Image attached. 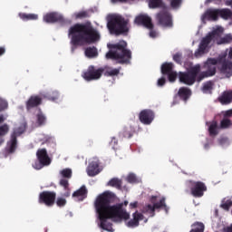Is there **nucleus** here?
I'll list each match as a JSON object with an SVG mask.
<instances>
[{
    "label": "nucleus",
    "instance_id": "f257e3e1",
    "mask_svg": "<svg viewBox=\"0 0 232 232\" xmlns=\"http://www.w3.org/2000/svg\"><path fill=\"white\" fill-rule=\"evenodd\" d=\"M113 202H115V194L110 191L100 194L94 202V208L101 222L100 227L105 231H108L106 222L110 218L130 220V213L123 208L124 206H128V201L111 206Z\"/></svg>",
    "mask_w": 232,
    "mask_h": 232
},
{
    "label": "nucleus",
    "instance_id": "f03ea898",
    "mask_svg": "<svg viewBox=\"0 0 232 232\" xmlns=\"http://www.w3.org/2000/svg\"><path fill=\"white\" fill-rule=\"evenodd\" d=\"M68 37L71 39L72 52H75L78 46L95 44L101 41V34L90 22L72 25L68 30Z\"/></svg>",
    "mask_w": 232,
    "mask_h": 232
},
{
    "label": "nucleus",
    "instance_id": "7ed1b4c3",
    "mask_svg": "<svg viewBox=\"0 0 232 232\" xmlns=\"http://www.w3.org/2000/svg\"><path fill=\"white\" fill-rule=\"evenodd\" d=\"M217 64L218 70L226 77L232 76V62L227 59V53H223L218 56V58H208L204 63V68L206 72H202L198 76V82L206 79V77H213L217 73Z\"/></svg>",
    "mask_w": 232,
    "mask_h": 232
},
{
    "label": "nucleus",
    "instance_id": "20e7f679",
    "mask_svg": "<svg viewBox=\"0 0 232 232\" xmlns=\"http://www.w3.org/2000/svg\"><path fill=\"white\" fill-rule=\"evenodd\" d=\"M110 51L106 53V59L117 61L118 64H129L131 60V51L128 50V43L121 40L117 44L108 45Z\"/></svg>",
    "mask_w": 232,
    "mask_h": 232
},
{
    "label": "nucleus",
    "instance_id": "39448f33",
    "mask_svg": "<svg viewBox=\"0 0 232 232\" xmlns=\"http://www.w3.org/2000/svg\"><path fill=\"white\" fill-rule=\"evenodd\" d=\"M107 28L111 34L121 35V34H128V21L124 17L117 14L111 15L108 19Z\"/></svg>",
    "mask_w": 232,
    "mask_h": 232
},
{
    "label": "nucleus",
    "instance_id": "423d86ee",
    "mask_svg": "<svg viewBox=\"0 0 232 232\" xmlns=\"http://www.w3.org/2000/svg\"><path fill=\"white\" fill-rule=\"evenodd\" d=\"M198 73H200V65L192 67L188 72L179 73V82L187 84V86H193L198 79Z\"/></svg>",
    "mask_w": 232,
    "mask_h": 232
},
{
    "label": "nucleus",
    "instance_id": "0eeeda50",
    "mask_svg": "<svg viewBox=\"0 0 232 232\" xmlns=\"http://www.w3.org/2000/svg\"><path fill=\"white\" fill-rule=\"evenodd\" d=\"M151 204L145 205L143 207V213H149L151 217H155V209H164L166 213L169 211L168 205H166V198L162 197L159 202H157V196L150 197Z\"/></svg>",
    "mask_w": 232,
    "mask_h": 232
},
{
    "label": "nucleus",
    "instance_id": "6e6552de",
    "mask_svg": "<svg viewBox=\"0 0 232 232\" xmlns=\"http://www.w3.org/2000/svg\"><path fill=\"white\" fill-rule=\"evenodd\" d=\"M217 37H218V33L217 31H213L204 37L201 40L198 50L195 52V57H201L204 53H208V46H209L211 41H215Z\"/></svg>",
    "mask_w": 232,
    "mask_h": 232
},
{
    "label": "nucleus",
    "instance_id": "1a4fd4ad",
    "mask_svg": "<svg viewBox=\"0 0 232 232\" xmlns=\"http://www.w3.org/2000/svg\"><path fill=\"white\" fill-rule=\"evenodd\" d=\"M37 160L33 164L34 169H43L44 166H50L52 164V160L48 156V151L46 149H39L36 151Z\"/></svg>",
    "mask_w": 232,
    "mask_h": 232
},
{
    "label": "nucleus",
    "instance_id": "9d476101",
    "mask_svg": "<svg viewBox=\"0 0 232 232\" xmlns=\"http://www.w3.org/2000/svg\"><path fill=\"white\" fill-rule=\"evenodd\" d=\"M188 182L190 185L191 195L194 196L195 198H201V197H204V193L208 191V186H206V183L193 180H189Z\"/></svg>",
    "mask_w": 232,
    "mask_h": 232
},
{
    "label": "nucleus",
    "instance_id": "9b49d317",
    "mask_svg": "<svg viewBox=\"0 0 232 232\" xmlns=\"http://www.w3.org/2000/svg\"><path fill=\"white\" fill-rule=\"evenodd\" d=\"M104 73V68H97L93 65H91L88 67L86 72H83V79L85 81H98L101 77H102V74Z\"/></svg>",
    "mask_w": 232,
    "mask_h": 232
},
{
    "label": "nucleus",
    "instance_id": "f8f14e48",
    "mask_svg": "<svg viewBox=\"0 0 232 232\" xmlns=\"http://www.w3.org/2000/svg\"><path fill=\"white\" fill-rule=\"evenodd\" d=\"M156 19L161 26L165 28H173V17L167 10H162L156 14Z\"/></svg>",
    "mask_w": 232,
    "mask_h": 232
},
{
    "label": "nucleus",
    "instance_id": "ddd939ff",
    "mask_svg": "<svg viewBox=\"0 0 232 232\" xmlns=\"http://www.w3.org/2000/svg\"><path fill=\"white\" fill-rule=\"evenodd\" d=\"M24 133V129L23 127H18L14 130L11 134V139L7 142V151L8 153H14L15 150H17V138L21 137Z\"/></svg>",
    "mask_w": 232,
    "mask_h": 232
},
{
    "label": "nucleus",
    "instance_id": "4468645a",
    "mask_svg": "<svg viewBox=\"0 0 232 232\" xmlns=\"http://www.w3.org/2000/svg\"><path fill=\"white\" fill-rule=\"evenodd\" d=\"M57 194L53 191H43L39 194V204H44L47 208H52L55 204Z\"/></svg>",
    "mask_w": 232,
    "mask_h": 232
},
{
    "label": "nucleus",
    "instance_id": "2eb2a0df",
    "mask_svg": "<svg viewBox=\"0 0 232 232\" xmlns=\"http://www.w3.org/2000/svg\"><path fill=\"white\" fill-rule=\"evenodd\" d=\"M44 23L53 24V23H59L62 26H64L66 24H72V20L64 19L63 15L57 14V13H49L46 14L44 16Z\"/></svg>",
    "mask_w": 232,
    "mask_h": 232
},
{
    "label": "nucleus",
    "instance_id": "dca6fc26",
    "mask_svg": "<svg viewBox=\"0 0 232 232\" xmlns=\"http://www.w3.org/2000/svg\"><path fill=\"white\" fill-rule=\"evenodd\" d=\"M155 119V112L150 109L142 110L139 114V120L141 124H145L146 126H150L153 122Z\"/></svg>",
    "mask_w": 232,
    "mask_h": 232
},
{
    "label": "nucleus",
    "instance_id": "f3484780",
    "mask_svg": "<svg viewBox=\"0 0 232 232\" xmlns=\"http://www.w3.org/2000/svg\"><path fill=\"white\" fill-rule=\"evenodd\" d=\"M134 23L138 25L145 26L149 30H153V23L151 22V17L148 16V14H140L136 16Z\"/></svg>",
    "mask_w": 232,
    "mask_h": 232
},
{
    "label": "nucleus",
    "instance_id": "a211bd4d",
    "mask_svg": "<svg viewBox=\"0 0 232 232\" xmlns=\"http://www.w3.org/2000/svg\"><path fill=\"white\" fill-rule=\"evenodd\" d=\"M43 103V98L38 95H33L31 96L25 102V108L27 111H30V110H33V108H37V106H41Z\"/></svg>",
    "mask_w": 232,
    "mask_h": 232
},
{
    "label": "nucleus",
    "instance_id": "6ab92c4d",
    "mask_svg": "<svg viewBox=\"0 0 232 232\" xmlns=\"http://www.w3.org/2000/svg\"><path fill=\"white\" fill-rule=\"evenodd\" d=\"M140 220H144V215L136 211L132 214V219L129 220L127 223L128 227H139Z\"/></svg>",
    "mask_w": 232,
    "mask_h": 232
},
{
    "label": "nucleus",
    "instance_id": "aec40b11",
    "mask_svg": "<svg viewBox=\"0 0 232 232\" xmlns=\"http://www.w3.org/2000/svg\"><path fill=\"white\" fill-rule=\"evenodd\" d=\"M100 173L101 170L99 169V160H92L87 168V174L89 177H95V175H99Z\"/></svg>",
    "mask_w": 232,
    "mask_h": 232
},
{
    "label": "nucleus",
    "instance_id": "412c9836",
    "mask_svg": "<svg viewBox=\"0 0 232 232\" xmlns=\"http://www.w3.org/2000/svg\"><path fill=\"white\" fill-rule=\"evenodd\" d=\"M219 17V9H208L204 14V18L208 21H218Z\"/></svg>",
    "mask_w": 232,
    "mask_h": 232
},
{
    "label": "nucleus",
    "instance_id": "4be33fe9",
    "mask_svg": "<svg viewBox=\"0 0 232 232\" xmlns=\"http://www.w3.org/2000/svg\"><path fill=\"white\" fill-rule=\"evenodd\" d=\"M191 89L188 87H181L178 92V96L181 101L187 102L189 100V97H191Z\"/></svg>",
    "mask_w": 232,
    "mask_h": 232
},
{
    "label": "nucleus",
    "instance_id": "5701e85b",
    "mask_svg": "<svg viewBox=\"0 0 232 232\" xmlns=\"http://www.w3.org/2000/svg\"><path fill=\"white\" fill-rule=\"evenodd\" d=\"M120 135L124 137V139H131V137L135 135V128L131 125L126 126L123 128L122 131L120 132Z\"/></svg>",
    "mask_w": 232,
    "mask_h": 232
},
{
    "label": "nucleus",
    "instance_id": "b1692460",
    "mask_svg": "<svg viewBox=\"0 0 232 232\" xmlns=\"http://www.w3.org/2000/svg\"><path fill=\"white\" fill-rule=\"evenodd\" d=\"M88 196V189L86 186H82L78 190L74 191L72 197L83 200Z\"/></svg>",
    "mask_w": 232,
    "mask_h": 232
},
{
    "label": "nucleus",
    "instance_id": "393cba45",
    "mask_svg": "<svg viewBox=\"0 0 232 232\" xmlns=\"http://www.w3.org/2000/svg\"><path fill=\"white\" fill-rule=\"evenodd\" d=\"M85 55L89 59H94L95 57H99V52L97 51V47H87L85 49Z\"/></svg>",
    "mask_w": 232,
    "mask_h": 232
},
{
    "label": "nucleus",
    "instance_id": "a878e982",
    "mask_svg": "<svg viewBox=\"0 0 232 232\" xmlns=\"http://www.w3.org/2000/svg\"><path fill=\"white\" fill-rule=\"evenodd\" d=\"M19 17L23 21H37L39 19V15L35 14H26V13H20Z\"/></svg>",
    "mask_w": 232,
    "mask_h": 232
},
{
    "label": "nucleus",
    "instance_id": "bb28decb",
    "mask_svg": "<svg viewBox=\"0 0 232 232\" xmlns=\"http://www.w3.org/2000/svg\"><path fill=\"white\" fill-rule=\"evenodd\" d=\"M107 186L111 188H116V189H122V179L118 178H112L108 183Z\"/></svg>",
    "mask_w": 232,
    "mask_h": 232
},
{
    "label": "nucleus",
    "instance_id": "cd10ccee",
    "mask_svg": "<svg viewBox=\"0 0 232 232\" xmlns=\"http://www.w3.org/2000/svg\"><path fill=\"white\" fill-rule=\"evenodd\" d=\"M206 226L204 223L196 221L191 225V229L189 232H204Z\"/></svg>",
    "mask_w": 232,
    "mask_h": 232
},
{
    "label": "nucleus",
    "instance_id": "c85d7f7f",
    "mask_svg": "<svg viewBox=\"0 0 232 232\" xmlns=\"http://www.w3.org/2000/svg\"><path fill=\"white\" fill-rule=\"evenodd\" d=\"M173 72V63H164L161 65L162 75H168Z\"/></svg>",
    "mask_w": 232,
    "mask_h": 232
},
{
    "label": "nucleus",
    "instance_id": "c756f323",
    "mask_svg": "<svg viewBox=\"0 0 232 232\" xmlns=\"http://www.w3.org/2000/svg\"><path fill=\"white\" fill-rule=\"evenodd\" d=\"M208 133L210 137H217L218 135V123L213 121L208 127Z\"/></svg>",
    "mask_w": 232,
    "mask_h": 232
},
{
    "label": "nucleus",
    "instance_id": "7c9ffc66",
    "mask_svg": "<svg viewBox=\"0 0 232 232\" xmlns=\"http://www.w3.org/2000/svg\"><path fill=\"white\" fill-rule=\"evenodd\" d=\"M150 8H166V4L162 0H149Z\"/></svg>",
    "mask_w": 232,
    "mask_h": 232
},
{
    "label": "nucleus",
    "instance_id": "2f4dec72",
    "mask_svg": "<svg viewBox=\"0 0 232 232\" xmlns=\"http://www.w3.org/2000/svg\"><path fill=\"white\" fill-rule=\"evenodd\" d=\"M219 17L221 19H232V11L231 9H219Z\"/></svg>",
    "mask_w": 232,
    "mask_h": 232
},
{
    "label": "nucleus",
    "instance_id": "473e14b6",
    "mask_svg": "<svg viewBox=\"0 0 232 232\" xmlns=\"http://www.w3.org/2000/svg\"><path fill=\"white\" fill-rule=\"evenodd\" d=\"M232 126V122L231 120L227 119V118H224L223 120H221L220 121V126L219 128L221 130H229V128H231Z\"/></svg>",
    "mask_w": 232,
    "mask_h": 232
},
{
    "label": "nucleus",
    "instance_id": "72a5a7b5",
    "mask_svg": "<svg viewBox=\"0 0 232 232\" xmlns=\"http://www.w3.org/2000/svg\"><path fill=\"white\" fill-rule=\"evenodd\" d=\"M229 43H232V34H226L224 37L220 38L217 44H229Z\"/></svg>",
    "mask_w": 232,
    "mask_h": 232
},
{
    "label": "nucleus",
    "instance_id": "f704fd0d",
    "mask_svg": "<svg viewBox=\"0 0 232 232\" xmlns=\"http://www.w3.org/2000/svg\"><path fill=\"white\" fill-rule=\"evenodd\" d=\"M121 73V67L117 69H108L105 72L104 75L106 77H115Z\"/></svg>",
    "mask_w": 232,
    "mask_h": 232
},
{
    "label": "nucleus",
    "instance_id": "c9c22d12",
    "mask_svg": "<svg viewBox=\"0 0 232 232\" xmlns=\"http://www.w3.org/2000/svg\"><path fill=\"white\" fill-rule=\"evenodd\" d=\"M213 90V82L208 81L203 83L202 92L203 93H211Z\"/></svg>",
    "mask_w": 232,
    "mask_h": 232
},
{
    "label": "nucleus",
    "instance_id": "e433bc0d",
    "mask_svg": "<svg viewBox=\"0 0 232 232\" xmlns=\"http://www.w3.org/2000/svg\"><path fill=\"white\" fill-rule=\"evenodd\" d=\"M232 207V200L231 199H223L220 205V208L225 211H228Z\"/></svg>",
    "mask_w": 232,
    "mask_h": 232
},
{
    "label": "nucleus",
    "instance_id": "4c0bfd02",
    "mask_svg": "<svg viewBox=\"0 0 232 232\" xmlns=\"http://www.w3.org/2000/svg\"><path fill=\"white\" fill-rule=\"evenodd\" d=\"M36 119L38 126H44V124H46V116H44L43 112L38 113Z\"/></svg>",
    "mask_w": 232,
    "mask_h": 232
},
{
    "label": "nucleus",
    "instance_id": "58836bf2",
    "mask_svg": "<svg viewBox=\"0 0 232 232\" xmlns=\"http://www.w3.org/2000/svg\"><path fill=\"white\" fill-rule=\"evenodd\" d=\"M49 101H57L59 99V92L52 91L47 93Z\"/></svg>",
    "mask_w": 232,
    "mask_h": 232
},
{
    "label": "nucleus",
    "instance_id": "ea45409f",
    "mask_svg": "<svg viewBox=\"0 0 232 232\" xmlns=\"http://www.w3.org/2000/svg\"><path fill=\"white\" fill-rule=\"evenodd\" d=\"M182 6V0H170V7L173 10H179Z\"/></svg>",
    "mask_w": 232,
    "mask_h": 232
},
{
    "label": "nucleus",
    "instance_id": "a19ab883",
    "mask_svg": "<svg viewBox=\"0 0 232 232\" xmlns=\"http://www.w3.org/2000/svg\"><path fill=\"white\" fill-rule=\"evenodd\" d=\"M75 19H86L90 17V14H88L87 11H81L79 13L74 14Z\"/></svg>",
    "mask_w": 232,
    "mask_h": 232
},
{
    "label": "nucleus",
    "instance_id": "79ce46f5",
    "mask_svg": "<svg viewBox=\"0 0 232 232\" xmlns=\"http://www.w3.org/2000/svg\"><path fill=\"white\" fill-rule=\"evenodd\" d=\"M60 174L63 179H72V169H63Z\"/></svg>",
    "mask_w": 232,
    "mask_h": 232
},
{
    "label": "nucleus",
    "instance_id": "37998d69",
    "mask_svg": "<svg viewBox=\"0 0 232 232\" xmlns=\"http://www.w3.org/2000/svg\"><path fill=\"white\" fill-rule=\"evenodd\" d=\"M127 182L130 184H138L139 183V179H137V176L133 173H130L127 177Z\"/></svg>",
    "mask_w": 232,
    "mask_h": 232
},
{
    "label": "nucleus",
    "instance_id": "c03bdc74",
    "mask_svg": "<svg viewBox=\"0 0 232 232\" xmlns=\"http://www.w3.org/2000/svg\"><path fill=\"white\" fill-rule=\"evenodd\" d=\"M8 131H10V127H8V124L5 123L0 126V137H5Z\"/></svg>",
    "mask_w": 232,
    "mask_h": 232
},
{
    "label": "nucleus",
    "instance_id": "a18cd8bd",
    "mask_svg": "<svg viewBox=\"0 0 232 232\" xmlns=\"http://www.w3.org/2000/svg\"><path fill=\"white\" fill-rule=\"evenodd\" d=\"M60 186L65 189V191H68L70 189V183L68 182V179H62L60 180Z\"/></svg>",
    "mask_w": 232,
    "mask_h": 232
},
{
    "label": "nucleus",
    "instance_id": "49530a36",
    "mask_svg": "<svg viewBox=\"0 0 232 232\" xmlns=\"http://www.w3.org/2000/svg\"><path fill=\"white\" fill-rule=\"evenodd\" d=\"M167 75L169 82H175V81H177V76H178L177 72L172 71Z\"/></svg>",
    "mask_w": 232,
    "mask_h": 232
},
{
    "label": "nucleus",
    "instance_id": "de8ad7c7",
    "mask_svg": "<svg viewBox=\"0 0 232 232\" xmlns=\"http://www.w3.org/2000/svg\"><path fill=\"white\" fill-rule=\"evenodd\" d=\"M56 205L58 206V208H64V206H66V198H57Z\"/></svg>",
    "mask_w": 232,
    "mask_h": 232
},
{
    "label": "nucleus",
    "instance_id": "09e8293b",
    "mask_svg": "<svg viewBox=\"0 0 232 232\" xmlns=\"http://www.w3.org/2000/svg\"><path fill=\"white\" fill-rule=\"evenodd\" d=\"M8 108V102L0 99V111H5Z\"/></svg>",
    "mask_w": 232,
    "mask_h": 232
},
{
    "label": "nucleus",
    "instance_id": "8fccbe9b",
    "mask_svg": "<svg viewBox=\"0 0 232 232\" xmlns=\"http://www.w3.org/2000/svg\"><path fill=\"white\" fill-rule=\"evenodd\" d=\"M173 61L177 63L178 64H181L182 63V54L181 53H176L173 55Z\"/></svg>",
    "mask_w": 232,
    "mask_h": 232
},
{
    "label": "nucleus",
    "instance_id": "3c124183",
    "mask_svg": "<svg viewBox=\"0 0 232 232\" xmlns=\"http://www.w3.org/2000/svg\"><path fill=\"white\" fill-rule=\"evenodd\" d=\"M166 84V78L161 77L158 80V86H164Z\"/></svg>",
    "mask_w": 232,
    "mask_h": 232
},
{
    "label": "nucleus",
    "instance_id": "603ef678",
    "mask_svg": "<svg viewBox=\"0 0 232 232\" xmlns=\"http://www.w3.org/2000/svg\"><path fill=\"white\" fill-rule=\"evenodd\" d=\"M150 37L155 38L157 37V32H155L153 29H150Z\"/></svg>",
    "mask_w": 232,
    "mask_h": 232
},
{
    "label": "nucleus",
    "instance_id": "864d4df0",
    "mask_svg": "<svg viewBox=\"0 0 232 232\" xmlns=\"http://www.w3.org/2000/svg\"><path fill=\"white\" fill-rule=\"evenodd\" d=\"M139 206V202L135 201L130 204V209H135Z\"/></svg>",
    "mask_w": 232,
    "mask_h": 232
},
{
    "label": "nucleus",
    "instance_id": "5fc2aeb1",
    "mask_svg": "<svg viewBox=\"0 0 232 232\" xmlns=\"http://www.w3.org/2000/svg\"><path fill=\"white\" fill-rule=\"evenodd\" d=\"M5 53H6V49L5 47H0V57L1 55H5Z\"/></svg>",
    "mask_w": 232,
    "mask_h": 232
},
{
    "label": "nucleus",
    "instance_id": "6e6d98bb",
    "mask_svg": "<svg viewBox=\"0 0 232 232\" xmlns=\"http://www.w3.org/2000/svg\"><path fill=\"white\" fill-rule=\"evenodd\" d=\"M231 115H232V109H230L225 112V117H231Z\"/></svg>",
    "mask_w": 232,
    "mask_h": 232
},
{
    "label": "nucleus",
    "instance_id": "4d7b16f0",
    "mask_svg": "<svg viewBox=\"0 0 232 232\" xmlns=\"http://www.w3.org/2000/svg\"><path fill=\"white\" fill-rule=\"evenodd\" d=\"M5 121H6V118H5V115L0 114V124H3V122H5Z\"/></svg>",
    "mask_w": 232,
    "mask_h": 232
},
{
    "label": "nucleus",
    "instance_id": "13d9d810",
    "mask_svg": "<svg viewBox=\"0 0 232 232\" xmlns=\"http://www.w3.org/2000/svg\"><path fill=\"white\" fill-rule=\"evenodd\" d=\"M225 232H232V225L224 228Z\"/></svg>",
    "mask_w": 232,
    "mask_h": 232
},
{
    "label": "nucleus",
    "instance_id": "bf43d9fd",
    "mask_svg": "<svg viewBox=\"0 0 232 232\" xmlns=\"http://www.w3.org/2000/svg\"><path fill=\"white\" fill-rule=\"evenodd\" d=\"M128 0H111V3H126Z\"/></svg>",
    "mask_w": 232,
    "mask_h": 232
},
{
    "label": "nucleus",
    "instance_id": "052dcab7",
    "mask_svg": "<svg viewBox=\"0 0 232 232\" xmlns=\"http://www.w3.org/2000/svg\"><path fill=\"white\" fill-rule=\"evenodd\" d=\"M111 144H114V146H115L117 144V139L112 138L111 141Z\"/></svg>",
    "mask_w": 232,
    "mask_h": 232
},
{
    "label": "nucleus",
    "instance_id": "680f3d73",
    "mask_svg": "<svg viewBox=\"0 0 232 232\" xmlns=\"http://www.w3.org/2000/svg\"><path fill=\"white\" fill-rule=\"evenodd\" d=\"M228 59H232V47L230 48V51L228 53Z\"/></svg>",
    "mask_w": 232,
    "mask_h": 232
},
{
    "label": "nucleus",
    "instance_id": "e2e57ef3",
    "mask_svg": "<svg viewBox=\"0 0 232 232\" xmlns=\"http://www.w3.org/2000/svg\"><path fill=\"white\" fill-rule=\"evenodd\" d=\"M215 0H207V3H213Z\"/></svg>",
    "mask_w": 232,
    "mask_h": 232
},
{
    "label": "nucleus",
    "instance_id": "0e129e2a",
    "mask_svg": "<svg viewBox=\"0 0 232 232\" xmlns=\"http://www.w3.org/2000/svg\"><path fill=\"white\" fill-rule=\"evenodd\" d=\"M215 213H216L217 216H218V209H216Z\"/></svg>",
    "mask_w": 232,
    "mask_h": 232
},
{
    "label": "nucleus",
    "instance_id": "69168bd1",
    "mask_svg": "<svg viewBox=\"0 0 232 232\" xmlns=\"http://www.w3.org/2000/svg\"><path fill=\"white\" fill-rule=\"evenodd\" d=\"M4 140H0V144H3Z\"/></svg>",
    "mask_w": 232,
    "mask_h": 232
},
{
    "label": "nucleus",
    "instance_id": "338daca9",
    "mask_svg": "<svg viewBox=\"0 0 232 232\" xmlns=\"http://www.w3.org/2000/svg\"><path fill=\"white\" fill-rule=\"evenodd\" d=\"M218 1H220V0H218Z\"/></svg>",
    "mask_w": 232,
    "mask_h": 232
}]
</instances>
